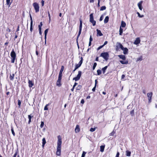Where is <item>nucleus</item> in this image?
I'll return each instance as SVG.
<instances>
[{
	"label": "nucleus",
	"mask_w": 157,
	"mask_h": 157,
	"mask_svg": "<svg viewBox=\"0 0 157 157\" xmlns=\"http://www.w3.org/2000/svg\"><path fill=\"white\" fill-rule=\"evenodd\" d=\"M14 75V74H13L12 75L10 74V78L11 80H13Z\"/></svg>",
	"instance_id": "nucleus-22"
},
{
	"label": "nucleus",
	"mask_w": 157,
	"mask_h": 157,
	"mask_svg": "<svg viewBox=\"0 0 157 157\" xmlns=\"http://www.w3.org/2000/svg\"><path fill=\"white\" fill-rule=\"evenodd\" d=\"M93 40V39L92 38V36L91 35L90 36V42H91Z\"/></svg>",
	"instance_id": "nucleus-58"
},
{
	"label": "nucleus",
	"mask_w": 157,
	"mask_h": 157,
	"mask_svg": "<svg viewBox=\"0 0 157 157\" xmlns=\"http://www.w3.org/2000/svg\"><path fill=\"white\" fill-rule=\"evenodd\" d=\"M124 48L123 47V46L121 44L120 45V48L122 50Z\"/></svg>",
	"instance_id": "nucleus-57"
},
{
	"label": "nucleus",
	"mask_w": 157,
	"mask_h": 157,
	"mask_svg": "<svg viewBox=\"0 0 157 157\" xmlns=\"http://www.w3.org/2000/svg\"><path fill=\"white\" fill-rule=\"evenodd\" d=\"M126 23L124 22V21H122L121 22V25L120 27L124 28L126 26Z\"/></svg>",
	"instance_id": "nucleus-17"
},
{
	"label": "nucleus",
	"mask_w": 157,
	"mask_h": 157,
	"mask_svg": "<svg viewBox=\"0 0 157 157\" xmlns=\"http://www.w3.org/2000/svg\"><path fill=\"white\" fill-rule=\"evenodd\" d=\"M103 16L102 15H101L99 21H102L103 19Z\"/></svg>",
	"instance_id": "nucleus-53"
},
{
	"label": "nucleus",
	"mask_w": 157,
	"mask_h": 157,
	"mask_svg": "<svg viewBox=\"0 0 157 157\" xmlns=\"http://www.w3.org/2000/svg\"><path fill=\"white\" fill-rule=\"evenodd\" d=\"M29 86V87H31L34 85V83L32 81L29 80L28 81Z\"/></svg>",
	"instance_id": "nucleus-12"
},
{
	"label": "nucleus",
	"mask_w": 157,
	"mask_h": 157,
	"mask_svg": "<svg viewBox=\"0 0 157 157\" xmlns=\"http://www.w3.org/2000/svg\"><path fill=\"white\" fill-rule=\"evenodd\" d=\"M103 47V45L100 46L97 49V50H99L101 48Z\"/></svg>",
	"instance_id": "nucleus-52"
},
{
	"label": "nucleus",
	"mask_w": 157,
	"mask_h": 157,
	"mask_svg": "<svg viewBox=\"0 0 157 157\" xmlns=\"http://www.w3.org/2000/svg\"><path fill=\"white\" fill-rule=\"evenodd\" d=\"M82 74V71H78V74L77 76L74 78L73 80H75V81H77L80 78Z\"/></svg>",
	"instance_id": "nucleus-7"
},
{
	"label": "nucleus",
	"mask_w": 157,
	"mask_h": 157,
	"mask_svg": "<svg viewBox=\"0 0 157 157\" xmlns=\"http://www.w3.org/2000/svg\"><path fill=\"white\" fill-rule=\"evenodd\" d=\"M48 29H46L44 31V37H45V38H46L47 37V34L48 33Z\"/></svg>",
	"instance_id": "nucleus-31"
},
{
	"label": "nucleus",
	"mask_w": 157,
	"mask_h": 157,
	"mask_svg": "<svg viewBox=\"0 0 157 157\" xmlns=\"http://www.w3.org/2000/svg\"><path fill=\"white\" fill-rule=\"evenodd\" d=\"M90 21L92 23L93 26L96 25V22L94 19L93 13H92L90 15Z\"/></svg>",
	"instance_id": "nucleus-4"
},
{
	"label": "nucleus",
	"mask_w": 157,
	"mask_h": 157,
	"mask_svg": "<svg viewBox=\"0 0 157 157\" xmlns=\"http://www.w3.org/2000/svg\"><path fill=\"white\" fill-rule=\"evenodd\" d=\"M142 1H140L139 2L138 4V6L139 7V9L140 10H142Z\"/></svg>",
	"instance_id": "nucleus-16"
},
{
	"label": "nucleus",
	"mask_w": 157,
	"mask_h": 157,
	"mask_svg": "<svg viewBox=\"0 0 157 157\" xmlns=\"http://www.w3.org/2000/svg\"><path fill=\"white\" fill-rule=\"evenodd\" d=\"M83 60V58L82 57H81V60L79 61L78 63V64L79 65V66H81V65L82 63Z\"/></svg>",
	"instance_id": "nucleus-25"
},
{
	"label": "nucleus",
	"mask_w": 157,
	"mask_h": 157,
	"mask_svg": "<svg viewBox=\"0 0 157 157\" xmlns=\"http://www.w3.org/2000/svg\"><path fill=\"white\" fill-rule=\"evenodd\" d=\"M11 0H6V4L7 5H8L9 6L11 4V2H10Z\"/></svg>",
	"instance_id": "nucleus-33"
},
{
	"label": "nucleus",
	"mask_w": 157,
	"mask_h": 157,
	"mask_svg": "<svg viewBox=\"0 0 157 157\" xmlns=\"http://www.w3.org/2000/svg\"><path fill=\"white\" fill-rule=\"evenodd\" d=\"M21 101L19 100H18V105H19V107H20V106H21Z\"/></svg>",
	"instance_id": "nucleus-45"
},
{
	"label": "nucleus",
	"mask_w": 157,
	"mask_h": 157,
	"mask_svg": "<svg viewBox=\"0 0 157 157\" xmlns=\"http://www.w3.org/2000/svg\"><path fill=\"white\" fill-rule=\"evenodd\" d=\"M82 88V86L81 85H78L76 88L77 90H79Z\"/></svg>",
	"instance_id": "nucleus-37"
},
{
	"label": "nucleus",
	"mask_w": 157,
	"mask_h": 157,
	"mask_svg": "<svg viewBox=\"0 0 157 157\" xmlns=\"http://www.w3.org/2000/svg\"><path fill=\"white\" fill-rule=\"evenodd\" d=\"M50 105V104L48 103V104H47L44 107V110H47L48 109V106L49 105Z\"/></svg>",
	"instance_id": "nucleus-32"
},
{
	"label": "nucleus",
	"mask_w": 157,
	"mask_h": 157,
	"mask_svg": "<svg viewBox=\"0 0 157 157\" xmlns=\"http://www.w3.org/2000/svg\"><path fill=\"white\" fill-rule=\"evenodd\" d=\"M121 45V44L120 43L117 42V43L116 45V49H118L120 48V45Z\"/></svg>",
	"instance_id": "nucleus-26"
},
{
	"label": "nucleus",
	"mask_w": 157,
	"mask_h": 157,
	"mask_svg": "<svg viewBox=\"0 0 157 157\" xmlns=\"http://www.w3.org/2000/svg\"><path fill=\"white\" fill-rule=\"evenodd\" d=\"M109 20V17L108 16H106L105 17V19H104V23L105 24L107 23L108 22Z\"/></svg>",
	"instance_id": "nucleus-20"
},
{
	"label": "nucleus",
	"mask_w": 157,
	"mask_h": 157,
	"mask_svg": "<svg viewBox=\"0 0 157 157\" xmlns=\"http://www.w3.org/2000/svg\"><path fill=\"white\" fill-rule=\"evenodd\" d=\"M62 79V78L59 77L58 78V79L57 81L56 85L58 86H61V84L60 83Z\"/></svg>",
	"instance_id": "nucleus-10"
},
{
	"label": "nucleus",
	"mask_w": 157,
	"mask_h": 157,
	"mask_svg": "<svg viewBox=\"0 0 157 157\" xmlns=\"http://www.w3.org/2000/svg\"><path fill=\"white\" fill-rule=\"evenodd\" d=\"M80 21V25H79V30L78 32V35L77 37V38L76 39V41L78 39V38L79 37V36H80L82 31V21L81 19H80L79 20Z\"/></svg>",
	"instance_id": "nucleus-5"
},
{
	"label": "nucleus",
	"mask_w": 157,
	"mask_h": 157,
	"mask_svg": "<svg viewBox=\"0 0 157 157\" xmlns=\"http://www.w3.org/2000/svg\"><path fill=\"white\" fill-rule=\"evenodd\" d=\"M97 73L98 75H100L101 73V71L100 70H98L97 71Z\"/></svg>",
	"instance_id": "nucleus-35"
},
{
	"label": "nucleus",
	"mask_w": 157,
	"mask_h": 157,
	"mask_svg": "<svg viewBox=\"0 0 157 157\" xmlns=\"http://www.w3.org/2000/svg\"><path fill=\"white\" fill-rule=\"evenodd\" d=\"M131 152L130 151H126V155L128 156H130L131 155Z\"/></svg>",
	"instance_id": "nucleus-30"
},
{
	"label": "nucleus",
	"mask_w": 157,
	"mask_h": 157,
	"mask_svg": "<svg viewBox=\"0 0 157 157\" xmlns=\"http://www.w3.org/2000/svg\"><path fill=\"white\" fill-rule=\"evenodd\" d=\"M120 62L122 64H127L128 63V60L124 61L122 60H120Z\"/></svg>",
	"instance_id": "nucleus-21"
},
{
	"label": "nucleus",
	"mask_w": 157,
	"mask_h": 157,
	"mask_svg": "<svg viewBox=\"0 0 157 157\" xmlns=\"http://www.w3.org/2000/svg\"><path fill=\"white\" fill-rule=\"evenodd\" d=\"M29 121H28V123L29 124L31 122V119L33 116H31V115H29L28 116Z\"/></svg>",
	"instance_id": "nucleus-28"
},
{
	"label": "nucleus",
	"mask_w": 157,
	"mask_h": 157,
	"mask_svg": "<svg viewBox=\"0 0 157 157\" xmlns=\"http://www.w3.org/2000/svg\"><path fill=\"white\" fill-rule=\"evenodd\" d=\"M125 77V75H122L121 76V79H124V78Z\"/></svg>",
	"instance_id": "nucleus-63"
},
{
	"label": "nucleus",
	"mask_w": 157,
	"mask_h": 157,
	"mask_svg": "<svg viewBox=\"0 0 157 157\" xmlns=\"http://www.w3.org/2000/svg\"><path fill=\"white\" fill-rule=\"evenodd\" d=\"M84 102V100L83 99H82L81 101V103L83 104Z\"/></svg>",
	"instance_id": "nucleus-59"
},
{
	"label": "nucleus",
	"mask_w": 157,
	"mask_h": 157,
	"mask_svg": "<svg viewBox=\"0 0 157 157\" xmlns=\"http://www.w3.org/2000/svg\"><path fill=\"white\" fill-rule=\"evenodd\" d=\"M142 60V57H140L138 58L137 59L136 61H141Z\"/></svg>",
	"instance_id": "nucleus-50"
},
{
	"label": "nucleus",
	"mask_w": 157,
	"mask_h": 157,
	"mask_svg": "<svg viewBox=\"0 0 157 157\" xmlns=\"http://www.w3.org/2000/svg\"><path fill=\"white\" fill-rule=\"evenodd\" d=\"M134 110H132L130 112V114H131V115L132 116L133 115H134Z\"/></svg>",
	"instance_id": "nucleus-51"
},
{
	"label": "nucleus",
	"mask_w": 157,
	"mask_h": 157,
	"mask_svg": "<svg viewBox=\"0 0 157 157\" xmlns=\"http://www.w3.org/2000/svg\"><path fill=\"white\" fill-rule=\"evenodd\" d=\"M10 56L11 57V63H14L16 59V54L13 49H12L11 52Z\"/></svg>",
	"instance_id": "nucleus-2"
},
{
	"label": "nucleus",
	"mask_w": 157,
	"mask_h": 157,
	"mask_svg": "<svg viewBox=\"0 0 157 157\" xmlns=\"http://www.w3.org/2000/svg\"><path fill=\"white\" fill-rule=\"evenodd\" d=\"M137 13L138 14V16L140 17L141 18V17H144V15H140V14L138 12H137Z\"/></svg>",
	"instance_id": "nucleus-39"
},
{
	"label": "nucleus",
	"mask_w": 157,
	"mask_h": 157,
	"mask_svg": "<svg viewBox=\"0 0 157 157\" xmlns=\"http://www.w3.org/2000/svg\"><path fill=\"white\" fill-rule=\"evenodd\" d=\"M42 147L43 148L44 147V145L46 143V141L45 140V139L44 138L42 140Z\"/></svg>",
	"instance_id": "nucleus-18"
},
{
	"label": "nucleus",
	"mask_w": 157,
	"mask_h": 157,
	"mask_svg": "<svg viewBox=\"0 0 157 157\" xmlns=\"http://www.w3.org/2000/svg\"><path fill=\"white\" fill-rule=\"evenodd\" d=\"M30 20H31V23H32V24H33V20H32V17L31 15L30 14Z\"/></svg>",
	"instance_id": "nucleus-49"
},
{
	"label": "nucleus",
	"mask_w": 157,
	"mask_h": 157,
	"mask_svg": "<svg viewBox=\"0 0 157 157\" xmlns=\"http://www.w3.org/2000/svg\"><path fill=\"white\" fill-rule=\"evenodd\" d=\"M42 25V22H40V24L38 25L39 29H41V26Z\"/></svg>",
	"instance_id": "nucleus-38"
},
{
	"label": "nucleus",
	"mask_w": 157,
	"mask_h": 157,
	"mask_svg": "<svg viewBox=\"0 0 157 157\" xmlns=\"http://www.w3.org/2000/svg\"><path fill=\"white\" fill-rule=\"evenodd\" d=\"M95 128H90V131L91 132H93L94 131H95Z\"/></svg>",
	"instance_id": "nucleus-48"
},
{
	"label": "nucleus",
	"mask_w": 157,
	"mask_h": 157,
	"mask_svg": "<svg viewBox=\"0 0 157 157\" xmlns=\"http://www.w3.org/2000/svg\"><path fill=\"white\" fill-rule=\"evenodd\" d=\"M108 43L107 41H105L104 43V44L103 45V46H104L105 45H106Z\"/></svg>",
	"instance_id": "nucleus-61"
},
{
	"label": "nucleus",
	"mask_w": 157,
	"mask_h": 157,
	"mask_svg": "<svg viewBox=\"0 0 157 157\" xmlns=\"http://www.w3.org/2000/svg\"><path fill=\"white\" fill-rule=\"evenodd\" d=\"M33 6L36 12L37 13L39 11V6L38 4L36 2H34L33 4Z\"/></svg>",
	"instance_id": "nucleus-6"
},
{
	"label": "nucleus",
	"mask_w": 157,
	"mask_h": 157,
	"mask_svg": "<svg viewBox=\"0 0 157 157\" xmlns=\"http://www.w3.org/2000/svg\"><path fill=\"white\" fill-rule=\"evenodd\" d=\"M97 35H98L99 36H101L103 35V34L101 33V31L98 30V29H97Z\"/></svg>",
	"instance_id": "nucleus-19"
},
{
	"label": "nucleus",
	"mask_w": 157,
	"mask_h": 157,
	"mask_svg": "<svg viewBox=\"0 0 157 157\" xmlns=\"http://www.w3.org/2000/svg\"><path fill=\"white\" fill-rule=\"evenodd\" d=\"M18 152V150H17V151H16L15 153L14 154V155L13 156V157H16Z\"/></svg>",
	"instance_id": "nucleus-46"
},
{
	"label": "nucleus",
	"mask_w": 157,
	"mask_h": 157,
	"mask_svg": "<svg viewBox=\"0 0 157 157\" xmlns=\"http://www.w3.org/2000/svg\"><path fill=\"white\" fill-rule=\"evenodd\" d=\"M44 122L43 121H41V124H40V127L41 128H43V127L44 126Z\"/></svg>",
	"instance_id": "nucleus-47"
},
{
	"label": "nucleus",
	"mask_w": 157,
	"mask_h": 157,
	"mask_svg": "<svg viewBox=\"0 0 157 157\" xmlns=\"http://www.w3.org/2000/svg\"><path fill=\"white\" fill-rule=\"evenodd\" d=\"M33 24L30 23V31L31 32H32L33 31Z\"/></svg>",
	"instance_id": "nucleus-42"
},
{
	"label": "nucleus",
	"mask_w": 157,
	"mask_h": 157,
	"mask_svg": "<svg viewBox=\"0 0 157 157\" xmlns=\"http://www.w3.org/2000/svg\"><path fill=\"white\" fill-rule=\"evenodd\" d=\"M58 140L57 142V151L56 155L60 156L61 151V145L62 144V139L60 136H58Z\"/></svg>",
	"instance_id": "nucleus-1"
},
{
	"label": "nucleus",
	"mask_w": 157,
	"mask_h": 157,
	"mask_svg": "<svg viewBox=\"0 0 157 157\" xmlns=\"http://www.w3.org/2000/svg\"><path fill=\"white\" fill-rule=\"evenodd\" d=\"M11 131L12 133V134L13 135V136H15V133L14 131L13 128L12 127L11 129Z\"/></svg>",
	"instance_id": "nucleus-40"
},
{
	"label": "nucleus",
	"mask_w": 157,
	"mask_h": 157,
	"mask_svg": "<svg viewBox=\"0 0 157 157\" xmlns=\"http://www.w3.org/2000/svg\"><path fill=\"white\" fill-rule=\"evenodd\" d=\"M64 67L63 66H62L61 67V69L59 72V77L62 78V72L63 71Z\"/></svg>",
	"instance_id": "nucleus-9"
},
{
	"label": "nucleus",
	"mask_w": 157,
	"mask_h": 157,
	"mask_svg": "<svg viewBox=\"0 0 157 157\" xmlns=\"http://www.w3.org/2000/svg\"><path fill=\"white\" fill-rule=\"evenodd\" d=\"M105 146L104 145H101L100 146V151L103 152L104 151Z\"/></svg>",
	"instance_id": "nucleus-24"
},
{
	"label": "nucleus",
	"mask_w": 157,
	"mask_h": 157,
	"mask_svg": "<svg viewBox=\"0 0 157 157\" xmlns=\"http://www.w3.org/2000/svg\"><path fill=\"white\" fill-rule=\"evenodd\" d=\"M118 57L120 59H121L123 60H125L126 59V57L124 55H118Z\"/></svg>",
	"instance_id": "nucleus-14"
},
{
	"label": "nucleus",
	"mask_w": 157,
	"mask_h": 157,
	"mask_svg": "<svg viewBox=\"0 0 157 157\" xmlns=\"http://www.w3.org/2000/svg\"><path fill=\"white\" fill-rule=\"evenodd\" d=\"M106 7L105 6H102L101 7L100 10L102 11L106 9Z\"/></svg>",
	"instance_id": "nucleus-34"
},
{
	"label": "nucleus",
	"mask_w": 157,
	"mask_h": 157,
	"mask_svg": "<svg viewBox=\"0 0 157 157\" xmlns=\"http://www.w3.org/2000/svg\"><path fill=\"white\" fill-rule=\"evenodd\" d=\"M44 2L43 0H42L41 1V3H42V6H44Z\"/></svg>",
	"instance_id": "nucleus-62"
},
{
	"label": "nucleus",
	"mask_w": 157,
	"mask_h": 157,
	"mask_svg": "<svg viewBox=\"0 0 157 157\" xmlns=\"http://www.w3.org/2000/svg\"><path fill=\"white\" fill-rule=\"evenodd\" d=\"M107 67H108V66H105V67H104L102 69V70L103 71V74H104L105 73V71L106 70Z\"/></svg>",
	"instance_id": "nucleus-23"
},
{
	"label": "nucleus",
	"mask_w": 157,
	"mask_h": 157,
	"mask_svg": "<svg viewBox=\"0 0 157 157\" xmlns=\"http://www.w3.org/2000/svg\"><path fill=\"white\" fill-rule=\"evenodd\" d=\"M152 94H153L152 92L148 93L147 94V97L148 98V103H150L151 102V100L152 98Z\"/></svg>",
	"instance_id": "nucleus-8"
},
{
	"label": "nucleus",
	"mask_w": 157,
	"mask_h": 157,
	"mask_svg": "<svg viewBox=\"0 0 157 157\" xmlns=\"http://www.w3.org/2000/svg\"><path fill=\"white\" fill-rule=\"evenodd\" d=\"M80 131V128H79V126L78 125H77L76 126L75 131V132L77 133L79 132Z\"/></svg>",
	"instance_id": "nucleus-15"
},
{
	"label": "nucleus",
	"mask_w": 157,
	"mask_h": 157,
	"mask_svg": "<svg viewBox=\"0 0 157 157\" xmlns=\"http://www.w3.org/2000/svg\"><path fill=\"white\" fill-rule=\"evenodd\" d=\"M96 86H94L93 87V88L92 89V90L93 91H94L95 90V88H96Z\"/></svg>",
	"instance_id": "nucleus-60"
},
{
	"label": "nucleus",
	"mask_w": 157,
	"mask_h": 157,
	"mask_svg": "<svg viewBox=\"0 0 157 157\" xmlns=\"http://www.w3.org/2000/svg\"><path fill=\"white\" fill-rule=\"evenodd\" d=\"M6 31L7 33H10L11 32L10 29L9 28H7L6 29Z\"/></svg>",
	"instance_id": "nucleus-43"
},
{
	"label": "nucleus",
	"mask_w": 157,
	"mask_h": 157,
	"mask_svg": "<svg viewBox=\"0 0 157 157\" xmlns=\"http://www.w3.org/2000/svg\"><path fill=\"white\" fill-rule=\"evenodd\" d=\"M97 65L96 63H94L93 67V70H94Z\"/></svg>",
	"instance_id": "nucleus-36"
},
{
	"label": "nucleus",
	"mask_w": 157,
	"mask_h": 157,
	"mask_svg": "<svg viewBox=\"0 0 157 157\" xmlns=\"http://www.w3.org/2000/svg\"><path fill=\"white\" fill-rule=\"evenodd\" d=\"M86 154V152L83 151L82 152L81 157H85V155Z\"/></svg>",
	"instance_id": "nucleus-41"
},
{
	"label": "nucleus",
	"mask_w": 157,
	"mask_h": 157,
	"mask_svg": "<svg viewBox=\"0 0 157 157\" xmlns=\"http://www.w3.org/2000/svg\"><path fill=\"white\" fill-rule=\"evenodd\" d=\"M124 48L123 47V46L121 44L120 45V48L122 50Z\"/></svg>",
	"instance_id": "nucleus-56"
},
{
	"label": "nucleus",
	"mask_w": 157,
	"mask_h": 157,
	"mask_svg": "<svg viewBox=\"0 0 157 157\" xmlns=\"http://www.w3.org/2000/svg\"><path fill=\"white\" fill-rule=\"evenodd\" d=\"M120 153L119 152H117L116 157H119Z\"/></svg>",
	"instance_id": "nucleus-55"
},
{
	"label": "nucleus",
	"mask_w": 157,
	"mask_h": 157,
	"mask_svg": "<svg viewBox=\"0 0 157 157\" xmlns=\"http://www.w3.org/2000/svg\"><path fill=\"white\" fill-rule=\"evenodd\" d=\"M115 133V132H114V130H113L111 133L109 134V135L111 136H113L114 135Z\"/></svg>",
	"instance_id": "nucleus-44"
},
{
	"label": "nucleus",
	"mask_w": 157,
	"mask_h": 157,
	"mask_svg": "<svg viewBox=\"0 0 157 157\" xmlns=\"http://www.w3.org/2000/svg\"><path fill=\"white\" fill-rule=\"evenodd\" d=\"M39 34L40 35H42L41 29H39Z\"/></svg>",
	"instance_id": "nucleus-64"
},
{
	"label": "nucleus",
	"mask_w": 157,
	"mask_h": 157,
	"mask_svg": "<svg viewBox=\"0 0 157 157\" xmlns=\"http://www.w3.org/2000/svg\"><path fill=\"white\" fill-rule=\"evenodd\" d=\"M80 66H79V65L78 64H77L76 65H75V69L73 71H72V72L73 73H74L75 71Z\"/></svg>",
	"instance_id": "nucleus-27"
},
{
	"label": "nucleus",
	"mask_w": 157,
	"mask_h": 157,
	"mask_svg": "<svg viewBox=\"0 0 157 157\" xmlns=\"http://www.w3.org/2000/svg\"><path fill=\"white\" fill-rule=\"evenodd\" d=\"M100 0H98V3L97 6L98 7H99L100 6Z\"/></svg>",
	"instance_id": "nucleus-54"
},
{
	"label": "nucleus",
	"mask_w": 157,
	"mask_h": 157,
	"mask_svg": "<svg viewBox=\"0 0 157 157\" xmlns=\"http://www.w3.org/2000/svg\"><path fill=\"white\" fill-rule=\"evenodd\" d=\"M123 31V29L121 28V27H120L119 29V35H121Z\"/></svg>",
	"instance_id": "nucleus-29"
},
{
	"label": "nucleus",
	"mask_w": 157,
	"mask_h": 157,
	"mask_svg": "<svg viewBox=\"0 0 157 157\" xmlns=\"http://www.w3.org/2000/svg\"><path fill=\"white\" fill-rule=\"evenodd\" d=\"M123 51V53L124 55L127 54L128 53V49L126 48H124L122 50Z\"/></svg>",
	"instance_id": "nucleus-13"
},
{
	"label": "nucleus",
	"mask_w": 157,
	"mask_h": 157,
	"mask_svg": "<svg viewBox=\"0 0 157 157\" xmlns=\"http://www.w3.org/2000/svg\"><path fill=\"white\" fill-rule=\"evenodd\" d=\"M140 40L139 38H137L134 42V44L137 45L140 43Z\"/></svg>",
	"instance_id": "nucleus-11"
},
{
	"label": "nucleus",
	"mask_w": 157,
	"mask_h": 157,
	"mask_svg": "<svg viewBox=\"0 0 157 157\" xmlns=\"http://www.w3.org/2000/svg\"><path fill=\"white\" fill-rule=\"evenodd\" d=\"M100 56L102 57L105 60H107L109 58V56L107 52H105L101 53Z\"/></svg>",
	"instance_id": "nucleus-3"
}]
</instances>
